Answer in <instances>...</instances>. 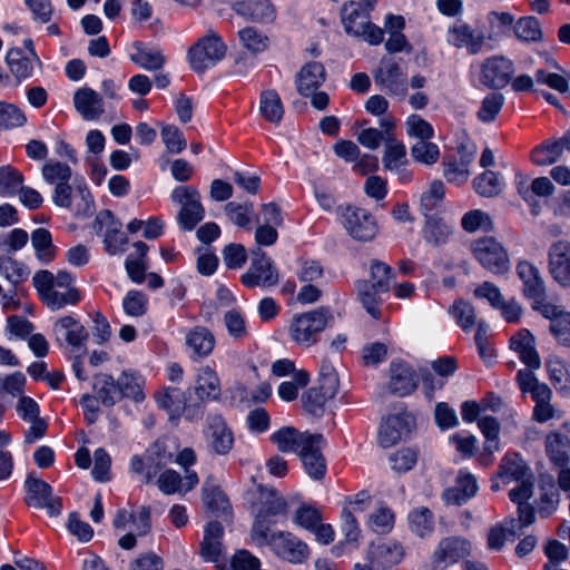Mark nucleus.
<instances>
[{"mask_svg":"<svg viewBox=\"0 0 570 570\" xmlns=\"http://www.w3.org/2000/svg\"><path fill=\"white\" fill-rule=\"evenodd\" d=\"M32 283L42 303L51 311L76 306L83 299V292L75 286L76 276L67 271L56 275L47 269L39 271Z\"/></svg>","mask_w":570,"mask_h":570,"instance_id":"nucleus-1","label":"nucleus"},{"mask_svg":"<svg viewBox=\"0 0 570 570\" xmlns=\"http://www.w3.org/2000/svg\"><path fill=\"white\" fill-rule=\"evenodd\" d=\"M375 0L351 1L342 9V23L347 35L361 39L370 46H377L384 39V29L371 21Z\"/></svg>","mask_w":570,"mask_h":570,"instance_id":"nucleus-2","label":"nucleus"},{"mask_svg":"<svg viewBox=\"0 0 570 570\" xmlns=\"http://www.w3.org/2000/svg\"><path fill=\"white\" fill-rule=\"evenodd\" d=\"M333 321V315L328 307H318L316 309L296 314L291 321L288 333L296 344L303 346H312L318 335Z\"/></svg>","mask_w":570,"mask_h":570,"instance_id":"nucleus-3","label":"nucleus"},{"mask_svg":"<svg viewBox=\"0 0 570 570\" xmlns=\"http://www.w3.org/2000/svg\"><path fill=\"white\" fill-rule=\"evenodd\" d=\"M337 216L347 234L356 240L370 242L379 232L376 218L367 209L341 205L337 207Z\"/></svg>","mask_w":570,"mask_h":570,"instance_id":"nucleus-4","label":"nucleus"},{"mask_svg":"<svg viewBox=\"0 0 570 570\" xmlns=\"http://www.w3.org/2000/svg\"><path fill=\"white\" fill-rule=\"evenodd\" d=\"M226 49L222 38L216 32L209 31L188 50L191 69L196 72H204L214 67L225 57Z\"/></svg>","mask_w":570,"mask_h":570,"instance_id":"nucleus-5","label":"nucleus"},{"mask_svg":"<svg viewBox=\"0 0 570 570\" xmlns=\"http://www.w3.org/2000/svg\"><path fill=\"white\" fill-rule=\"evenodd\" d=\"M170 197L174 203L180 205L179 226L184 230H193L205 216L198 190L193 186H177Z\"/></svg>","mask_w":570,"mask_h":570,"instance_id":"nucleus-6","label":"nucleus"},{"mask_svg":"<svg viewBox=\"0 0 570 570\" xmlns=\"http://www.w3.org/2000/svg\"><path fill=\"white\" fill-rule=\"evenodd\" d=\"M547 455L559 473V485L563 491H570V438L566 433L551 432L544 441Z\"/></svg>","mask_w":570,"mask_h":570,"instance_id":"nucleus-7","label":"nucleus"},{"mask_svg":"<svg viewBox=\"0 0 570 570\" xmlns=\"http://www.w3.org/2000/svg\"><path fill=\"white\" fill-rule=\"evenodd\" d=\"M52 332L57 344L69 353H83L88 332L79 318L66 315L56 320Z\"/></svg>","mask_w":570,"mask_h":570,"instance_id":"nucleus-8","label":"nucleus"},{"mask_svg":"<svg viewBox=\"0 0 570 570\" xmlns=\"http://www.w3.org/2000/svg\"><path fill=\"white\" fill-rule=\"evenodd\" d=\"M474 258L489 272L504 274L510 268L505 248L493 237H482L471 245Z\"/></svg>","mask_w":570,"mask_h":570,"instance_id":"nucleus-9","label":"nucleus"},{"mask_svg":"<svg viewBox=\"0 0 570 570\" xmlns=\"http://www.w3.org/2000/svg\"><path fill=\"white\" fill-rule=\"evenodd\" d=\"M204 438L209 452L213 454L227 455L234 448V432L220 414L207 416Z\"/></svg>","mask_w":570,"mask_h":570,"instance_id":"nucleus-10","label":"nucleus"},{"mask_svg":"<svg viewBox=\"0 0 570 570\" xmlns=\"http://www.w3.org/2000/svg\"><path fill=\"white\" fill-rule=\"evenodd\" d=\"M487 36L480 28L462 19L455 20L446 31V42L456 49H465L469 55H478L485 45Z\"/></svg>","mask_w":570,"mask_h":570,"instance_id":"nucleus-11","label":"nucleus"},{"mask_svg":"<svg viewBox=\"0 0 570 570\" xmlns=\"http://www.w3.org/2000/svg\"><path fill=\"white\" fill-rule=\"evenodd\" d=\"M24 502L28 507L46 509L50 517L61 513V499L52 495V488L49 483L41 479L28 476L24 481Z\"/></svg>","mask_w":570,"mask_h":570,"instance_id":"nucleus-12","label":"nucleus"},{"mask_svg":"<svg viewBox=\"0 0 570 570\" xmlns=\"http://www.w3.org/2000/svg\"><path fill=\"white\" fill-rule=\"evenodd\" d=\"M471 554V542L462 537L442 539L431 558L433 570H446Z\"/></svg>","mask_w":570,"mask_h":570,"instance_id":"nucleus-13","label":"nucleus"},{"mask_svg":"<svg viewBox=\"0 0 570 570\" xmlns=\"http://www.w3.org/2000/svg\"><path fill=\"white\" fill-rule=\"evenodd\" d=\"M94 228L97 234H102L105 250L109 255L125 252L128 237L120 230L121 223L116 219L111 210H101L95 218Z\"/></svg>","mask_w":570,"mask_h":570,"instance_id":"nucleus-14","label":"nucleus"},{"mask_svg":"<svg viewBox=\"0 0 570 570\" xmlns=\"http://www.w3.org/2000/svg\"><path fill=\"white\" fill-rule=\"evenodd\" d=\"M224 527L218 521H210L204 528L203 540L199 543V556L205 562L215 563L219 570L225 568Z\"/></svg>","mask_w":570,"mask_h":570,"instance_id":"nucleus-15","label":"nucleus"},{"mask_svg":"<svg viewBox=\"0 0 570 570\" xmlns=\"http://www.w3.org/2000/svg\"><path fill=\"white\" fill-rule=\"evenodd\" d=\"M250 254L252 263L248 271L242 275V284L249 288L275 285L278 275L271 258L259 247L252 249Z\"/></svg>","mask_w":570,"mask_h":570,"instance_id":"nucleus-16","label":"nucleus"},{"mask_svg":"<svg viewBox=\"0 0 570 570\" xmlns=\"http://www.w3.org/2000/svg\"><path fill=\"white\" fill-rule=\"evenodd\" d=\"M514 73V63L511 59L495 55L487 58L480 69L481 82L493 89H502L509 85Z\"/></svg>","mask_w":570,"mask_h":570,"instance_id":"nucleus-17","label":"nucleus"},{"mask_svg":"<svg viewBox=\"0 0 570 570\" xmlns=\"http://www.w3.org/2000/svg\"><path fill=\"white\" fill-rule=\"evenodd\" d=\"M374 80L387 94L404 98L407 94L406 75L392 58H383L374 73Z\"/></svg>","mask_w":570,"mask_h":570,"instance_id":"nucleus-18","label":"nucleus"},{"mask_svg":"<svg viewBox=\"0 0 570 570\" xmlns=\"http://www.w3.org/2000/svg\"><path fill=\"white\" fill-rule=\"evenodd\" d=\"M269 547L279 558L291 563H303L309 557L308 546L291 532L271 534Z\"/></svg>","mask_w":570,"mask_h":570,"instance_id":"nucleus-19","label":"nucleus"},{"mask_svg":"<svg viewBox=\"0 0 570 570\" xmlns=\"http://www.w3.org/2000/svg\"><path fill=\"white\" fill-rule=\"evenodd\" d=\"M415 425L411 413L401 412L387 416L380 425L379 442L383 448H390L407 436Z\"/></svg>","mask_w":570,"mask_h":570,"instance_id":"nucleus-20","label":"nucleus"},{"mask_svg":"<svg viewBox=\"0 0 570 570\" xmlns=\"http://www.w3.org/2000/svg\"><path fill=\"white\" fill-rule=\"evenodd\" d=\"M404 558L403 546L395 540L372 542L367 550V560L376 569H390Z\"/></svg>","mask_w":570,"mask_h":570,"instance_id":"nucleus-21","label":"nucleus"},{"mask_svg":"<svg viewBox=\"0 0 570 570\" xmlns=\"http://www.w3.org/2000/svg\"><path fill=\"white\" fill-rule=\"evenodd\" d=\"M419 377L415 370L406 362L393 361L390 365L389 390L399 396H407L415 391Z\"/></svg>","mask_w":570,"mask_h":570,"instance_id":"nucleus-22","label":"nucleus"},{"mask_svg":"<svg viewBox=\"0 0 570 570\" xmlns=\"http://www.w3.org/2000/svg\"><path fill=\"white\" fill-rule=\"evenodd\" d=\"M533 307L538 309L546 318L551 320L550 330L559 343L564 346L570 345V314L564 313L558 306L546 303L544 295L540 298V303H535Z\"/></svg>","mask_w":570,"mask_h":570,"instance_id":"nucleus-23","label":"nucleus"},{"mask_svg":"<svg viewBox=\"0 0 570 570\" xmlns=\"http://www.w3.org/2000/svg\"><path fill=\"white\" fill-rule=\"evenodd\" d=\"M73 106L87 121L98 120L105 114L104 97L90 87H81L73 94Z\"/></svg>","mask_w":570,"mask_h":570,"instance_id":"nucleus-24","label":"nucleus"},{"mask_svg":"<svg viewBox=\"0 0 570 570\" xmlns=\"http://www.w3.org/2000/svg\"><path fill=\"white\" fill-rule=\"evenodd\" d=\"M549 272L561 286L570 285V243L561 240L550 247Z\"/></svg>","mask_w":570,"mask_h":570,"instance_id":"nucleus-25","label":"nucleus"},{"mask_svg":"<svg viewBox=\"0 0 570 570\" xmlns=\"http://www.w3.org/2000/svg\"><path fill=\"white\" fill-rule=\"evenodd\" d=\"M156 402L159 407L169 413L170 420H177L181 414L189 421L196 417V410L187 406L185 393L178 387H165L156 394Z\"/></svg>","mask_w":570,"mask_h":570,"instance_id":"nucleus-26","label":"nucleus"},{"mask_svg":"<svg viewBox=\"0 0 570 570\" xmlns=\"http://www.w3.org/2000/svg\"><path fill=\"white\" fill-rule=\"evenodd\" d=\"M314 436L315 434L303 433L294 428L286 426L274 432L271 435V441L283 453L298 452L301 454L303 448L311 446L315 442Z\"/></svg>","mask_w":570,"mask_h":570,"instance_id":"nucleus-27","label":"nucleus"},{"mask_svg":"<svg viewBox=\"0 0 570 570\" xmlns=\"http://www.w3.org/2000/svg\"><path fill=\"white\" fill-rule=\"evenodd\" d=\"M566 150H570V136L566 132L558 139H548L534 147L531 160L538 166H548L557 163Z\"/></svg>","mask_w":570,"mask_h":570,"instance_id":"nucleus-28","label":"nucleus"},{"mask_svg":"<svg viewBox=\"0 0 570 570\" xmlns=\"http://www.w3.org/2000/svg\"><path fill=\"white\" fill-rule=\"evenodd\" d=\"M131 62L148 71L160 70L166 63V57L163 51L154 46L142 41H135L129 51Z\"/></svg>","mask_w":570,"mask_h":570,"instance_id":"nucleus-29","label":"nucleus"},{"mask_svg":"<svg viewBox=\"0 0 570 570\" xmlns=\"http://www.w3.org/2000/svg\"><path fill=\"white\" fill-rule=\"evenodd\" d=\"M194 392L202 402L216 401L220 397V380L213 367L205 365L197 371Z\"/></svg>","mask_w":570,"mask_h":570,"instance_id":"nucleus-30","label":"nucleus"},{"mask_svg":"<svg viewBox=\"0 0 570 570\" xmlns=\"http://www.w3.org/2000/svg\"><path fill=\"white\" fill-rule=\"evenodd\" d=\"M233 10L252 21L272 22L276 17V9L271 0H244L233 4Z\"/></svg>","mask_w":570,"mask_h":570,"instance_id":"nucleus-31","label":"nucleus"},{"mask_svg":"<svg viewBox=\"0 0 570 570\" xmlns=\"http://www.w3.org/2000/svg\"><path fill=\"white\" fill-rule=\"evenodd\" d=\"M215 344V336L207 327L195 326L186 334V346L191 352L190 358L193 361L209 356Z\"/></svg>","mask_w":570,"mask_h":570,"instance_id":"nucleus-32","label":"nucleus"},{"mask_svg":"<svg viewBox=\"0 0 570 570\" xmlns=\"http://www.w3.org/2000/svg\"><path fill=\"white\" fill-rule=\"evenodd\" d=\"M313 444L311 446L303 448L299 454L306 473L315 479L320 480L325 475L326 464L325 459L322 454V446L325 441L321 434H315Z\"/></svg>","mask_w":570,"mask_h":570,"instance_id":"nucleus-33","label":"nucleus"},{"mask_svg":"<svg viewBox=\"0 0 570 570\" xmlns=\"http://www.w3.org/2000/svg\"><path fill=\"white\" fill-rule=\"evenodd\" d=\"M517 274L523 283V294L533 302L540 303L544 294V285L538 268L528 261H521L517 265Z\"/></svg>","mask_w":570,"mask_h":570,"instance_id":"nucleus-34","label":"nucleus"},{"mask_svg":"<svg viewBox=\"0 0 570 570\" xmlns=\"http://www.w3.org/2000/svg\"><path fill=\"white\" fill-rule=\"evenodd\" d=\"M474 159V153H468L460 158L449 156L443 160V176L448 183L461 186L465 184L470 176L469 166Z\"/></svg>","mask_w":570,"mask_h":570,"instance_id":"nucleus-35","label":"nucleus"},{"mask_svg":"<svg viewBox=\"0 0 570 570\" xmlns=\"http://www.w3.org/2000/svg\"><path fill=\"white\" fill-rule=\"evenodd\" d=\"M324 80V66L320 62H308L297 75V90L302 96L308 97L322 86Z\"/></svg>","mask_w":570,"mask_h":570,"instance_id":"nucleus-36","label":"nucleus"},{"mask_svg":"<svg viewBox=\"0 0 570 570\" xmlns=\"http://www.w3.org/2000/svg\"><path fill=\"white\" fill-rule=\"evenodd\" d=\"M476 491L478 483L474 475L468 471L461 470L458 474L455 485L445 491L444 498L449 503L462 504L474 497Z\"/></svg>","mask_w":570,"mask_h":570,"instance_id":"nucleus-37","label":"nucleus"},{"mask_svg":"<svg viewBox=\"0 0 570 570\" xmlns=\"http://www.w3.org/2000/svg\"><path fill=\"white\" fill-rule=\"evenodd\" d=\"M519 389L529 393L534 403H544L551 400V390L544 383L538 381L532 371L519 370L517 373Z\"/></svg>","mask_w":570,"mask_h":570,"instance_id":"nucleus-38","label":"nucleus"},{"mask_svg":"<svg viewBox=\"0 0 570 570\" xmlns=\"http://www.w3.org/2000/svg\"><path fill=\"white\" fill-rule=\"evenodd\" d=\"M120 400L124 397L131 399L135 402H141L144 394V377L136 371H122L117 380Z\"/></svg>","mask_w":570,"mask_h":570,"instance_id":"nucleus-39","label":"nucleus"},{"mask_svg":"<svg viewBox=\"0 0 570 570\" xmlns=\"http://www.w3.org/2000/svg\"><path fill=\"white\" fill-rule=\"evenodd\" d=\"M92 391L105 406H112L120 401L117 381L109 374H96L92 380Z\"/></svg>","mask_w":570,"mask_h":570,"instance_id":"nucleus-40","label":"nucleus"},{"mask_svg":"<svg viewBox=\"0 0 570 570\" xmlns=\"http://www.w3.org/2000/svg\"><path fill=\"white\" fill-rule=\"evenodd\" d=\"M407 522L410 530L420 538L431 535L435 527L434 514L425 507L411 510L407 514Z\"/></svg>","mask_w":570,"mask_h":570,"instance_id":"nucleus-41","label":"nucleus"},{"mask_svg":"<svg viewBox=\"0 0 570 570\" xmlns=\"http://www.w3.org/2000/svg\"><path fill=\"white\" fill-rule=\"evenodd\" d=\"M259 112L268 122H281L284 116V106L277 91L272 89L262 91L259 97Z\"/></svg>","mask_w":570,"mask_h":570,"instance_id":"nucleus-42","label":"nucleus"},{"mask_svg":"<svg viewBox=\"0 0 570 570\" xmlns=\"http://www.w3.org/2000/svg\"><path fill=\"white\" fill-rule=\"evenodd\" d=\"M203 502L212 512L226 513L230 509L228 498L212 478L203 485Z\"/></svg>","mask_w":570,"mask_h":570,"instance_id":"nucleus-43","label":"nucleus"},{"mask_svg":"<svg viewBox=\"0 0 570 570\" xmlns=\"http://www.w3.org/2000/svg\"><path fill=\"white\" fill-rule=\"evenodd\" d=\"M31 244L40 262L48 264L56 257L57 247L48 229L42 227L35 229L31 234Z\"/></svg>","mask_w":570,"mask_h":570,"instance_id":"nucleus-44","label":"nucleus"},{"mask_svg":"<svg viewBox=\"0 0 570 570\" xmlns=\"http://www.w3.org/2000/svg\"><path fill=\"white\" fill-rule=\"evenodd\" d=\"M174 455L166 451L159 442L147 450L146 483H150L167 464L173 462Z\"/></svg>","mask_w":570,"mask_h":570,"instance_id":"nucleus-45","label":"nucleus"},{"mask_svg":"<svg viewBox=\"0 0 570 570\" xmlns=\"http://www.w3.org/2000/svg\"><path fill=\"white\" fill-rule=\"evenodd\" d=\"M383 166L386 170L397 169L401 165H409L406 147L403 141L389 137L385 140Z\"/></svg>","mask_w":570,"mask_h":570,"instance_id":"nucleus-46","label":"nucleus"},{"mask_svg":"<svg viewBox=\"0 0 570 570\" xmlns=\"http://www.w3.org/2000/svg\"><path fill=\"white\" fill-rule=\"evenodd\" d=\"M503 187V180L499 174L492 170H487L473 179V188L482 197H495L502 191Z\"/></svg>","mask_w":570,"mask_h":570,"instance_id":"nucleus-47","label":"nucleus"},{"mask_svg":"<svg viewBox=\"0 0 570 570\" xmlns=\"http://www.w3.org/2000/svg\"><path fill=\"white\" fill-rule=\"evenodd\" d=\"M149 308L147 294L138 289H129L122 298V309L127 316L142 317Z\"/></svg>","mask_w":570,"mask_h":570,"instance_id":"nucleus-48","label":"nucleus"},{"mask_svg":"<svg viewBox=\"0 0 570 570\" xmlns=\"http://www.w3.org/2000/svg\"><path fill=\"white\" fill-rule=\"evenodd\" d=\"M395 524V513L386 505H380L368 517V528L377 534L390 533Z\"/></svg>","mask_w":570,"mask_h":570,"instance_id":"nucleus-49","label":"nucleus"},{"mask_svg":"<svg viewBox=\"0 0 570 570\" xmlns=\"http://www.w3.org/2000/svg\"><path fill=\"white\" fill-rule=\"evenodd\" d=\"M357 293L361 303L364 308L367 311L370 315L374 318L379 320L381 316L380 305L382 304V299L380 298V294L384 292L375 291L372 285L367 281H360L356 284Z\"/></svg>","mask_w":570,"mask_h":570,"instance_id":"nucleus-50","label":"nucleus"},{"mask_svg":"<svg viewBox=\"0 0 570 570\" xmlns=\"http://www.w3.org/2000/svg\"><path fill=\"white\" fill-rule=\"evenodd\" d=\"M0 275L14 286L29 277V269L21 262L0 255Z\"/></svg>","mask_w":570,"mask_h":570,"instance_id":"nucleus-51","label":"nucleus"},{"mask_svg":"<svg viewBox=\"0 0 570 570\" xmlns=\"http://www.w3.org/2000/svg\"><path fill=\"white\" fill-rule=\"evenodd\" d=\"M225 213L229 220L236 226L250 229L254 206L252 203L238 204L230 202L225 206Z\"/></svg>","mask_w":570,"mask_h":570,"instance_id":"nucleus-52","label":"nucleus"},{"mask_svg":"<svg viewBox=\"0 0 570 570\" xmlns=\"http://www.w3.org/2000/svg\"><path fill=\"white\" fill-rule=\"evenodd\" d=\"M478 426L485 438L484 451L492 455L499 450L500 424L495 417L485 415L479 419Z\"/></svg>","mask_w":570,"mask_h":570,"instance_id":"nucleus-53","label":"nucleus"},{"mask_svg":"<svg viewBox=\"0 0 570 570\" xmlns=\"http://www.w3.org/2000/svg\"><path fill=\"white\" fill-rule=\"evenodd\" d=\"M405 130L410 138L419 139V141L431 140L434 137L433 126L417 114L407 116Z\"/></svg>","mask_w":570,"mask_h":570,"instance_id":"nucleus-54","label":"nucleus"},{"mask_svg":"<svg viewBox=\"0 0 570 570\" xmlns=\"http://www.w3.org/2000/svg\"><path fill=\"white\" fill-rule=\"evenodd\" d=\"M42 178L50 185L70 181L72 177L71 167L59 160H48L41 169Z\"/></svg>","mask_w":570,"mask_h":570,"instance_id":"nucleus-55","label":"nucleus"},{"mask_svg":"<svg viewBox=\"0 0 570 570\" xmlns=\"http://www.w3.org/2000/svg\"><path fill=\"white\" fill-rule=\"evenodd\" d=\"M238 38L242 45L253 53L265 51L269 45L268 37L253 27L239 30Z\"/></svg>","mask_w":570,"mask_h":570,"instance_id":"nucleus-56","label":"nucleus"},{"mask_svg":"<svg viewBox=\"0 0 570 570\" xmlns=\"http://www.w3.org/2000/svg\"><path fill=\"white\" fill-rule=\"evenodd\" d=\"M517 38L524 42H537L542 39L540 22L534 17H523L514 24Z\"/></svg>","mask_w":570,"mask_h":570,"instance_id":"nucleus-57","label":"nucleus"},{"mask_svg":"<svg viewBox=\"0 0 570 570\" xmlns=\"http://www.w3.org/2000/svg\"><path fill=\"white\" fill-rule=\"evenodd\" d=\"M23 184V175L11 166L0 167V196L9 197L18 194Z\"/></svg>","mask_w":570,"mask_h":570,"instance_id":"nucleus-58","label":"nucleus"},{"mask_svg":"<svg viewBox=\"0 0 570 570\" xmlns=\"http://www.w3.org/2000/svg\"><path fill=\"white\" fill-rule=\"evenodd\" d=\"M525 465L518 453H507L500 464V476L509 482L519 481L523 478Z\"/></svg>","mask_w":570,"mask_h":570,"instance_id":"nucleus-59","label":"nucleus"},{"mask_svg":"<svg viewBox=\"0 0 570 570\" xmlns=\"http://www.w3.org/2000/svg\"><path fill=\"white\" fill-rule=\"evenodd\" d=\"M7 62L11 73L17 78V83L31 77L33 72L32 61L23 57L20 50H10L7 55Z\"/></svg>","mask_w":570,"mask_h":570,"instance_id":"nucleus-60","label":"nucleus"},{"mask_svg":"<svg viewBox=\"0 0 570 570\" xmlns=\"http://www.w3.org/2000/svg\"><path fill=\"white\" fill-rule=\"evenodd\" d=\"M461 226L465 232L474 233L478 230L489 232L493 224L488 213L481 209H472L463 215Z\"/></svg>","mask_w":570,"mask_h":570,"instance_id":"nucleus-61","label":"nucleus"},{"mask_svg":"<svg viewBox=\"0 0 570 570\" xmlns=\"http://www.w3.org/2000/svg\"><path fill=\"white\" fill-rule=\"evenodd\" d=\"M440 148L435 142L431 140L417 141L411 147L412 158L423 165H434L440 158Z\"/></svg>","mask_w":570,"mask_h":570,"instance_id":"nucleus-62","label":"nucleus"},{"mask_svg":"<svg viewBox=\"0 0 570 570\" xmlns=\"http://www.w3.org/2000/svg\"><path fill=\"white\" fill-rule=\"evenodd\" d=\"M445 195V187L441 180L431 183L429 189L421 196V208L425 217H430V213L439 208Z\"/></svg>","mask_w":570,"mask_h":570,"instance_id":"nucleus-63","label":"nucleus"},{"mask_svg":"<svg viewBox=\"0 0 570 570\" xmlns=\"http://www.w3.org/2000/svg\"><path fill=\"white\" fill-rule=\"evenodd\" d=\"M504 105V97L499 92L488 94L476 114V117L482 122H491L495 119Z\"/></svg>","mask_w":570,"mask_h":570,"instance_id":"nucleus-64","label":"nucleus"}]
</instances>
